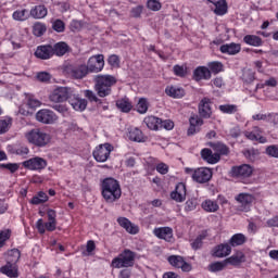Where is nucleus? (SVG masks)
I'll return each instance as SVG.
<instances>
[{
	"label": "nucleus",
	"mask_w": 278,
	"mask_h": 278,
	"mask_svg": "<svg viewBox=\"0 0 278 278\" xmlns=\"http://www.w3.org/2000/svg\"><path fill=\"white\" fill-rule=\"evenodd\" d=\"M24 138L28 144L37 147L38 149H45L51 144V134L47 132L42 128H33L24 134Z\"/></svg>",
	"instance_id": "1"
},
{
	"label": "nucleus",
	"mask_w": 278,
	"mask_h": 278,
	"mask_svg": "<svg viewBox=\"0 0 278 278\" xmlns=\"http://www.w3.org/2000/svg\"><path fill=\"white\" fill-rule=\"evenodd\" d=\"M102 197L106 201V203H114V201H118L123 191L121 190V184L118 180L110 177L102 180Z\"/></svg>",
	"instance_id": "2"
},
{
	"label": "nucleus",
	"mask_w": 278,
	"mask_h": 278,
	"mask_svg": "<svg viewBox=\"0 0 278 278\" xmlns=\"http://www.w3.org/2000/svg\"><path fill=\"white\" fill-rule=\"evenodd\" d=\"M94 90L101 98L112 94V86L116 84V78L112 75H98L94 78Z\"/></svg>",
	"instance_id": "3"
},
{
	"label": "nucleus",
	"mask_w": 278,
	"mask_h": 278,
	"mask_svg": "<svg viewBox=\"0 0 278 278\" xmlns=\"http://www.w3.org/2000/svg\"><path fill=\"white\" fill-rule=\"evenodd\" d=\"M253 166L249 164H242L233 166L230 170L231 177L241 181V184H249V179L253 176Z\"/></svg>",
	"instance_id": "4"
},
{
	"label": "nucleus",
	"mask_w": 278,
	"mask_h": 278,
	"mask_svg": "<svg viewBox=\"0 0 278 278\" xmlns=\"http://www.w3.org/2000/svg\"><path fill=\"white\" fill-rule=\"evenodd\" d=\"M136 254L130 250H124L117 257L113 258L111 266L113 268H129L134 266Z\"/></svg>",
	"instance_id": "5"
},
{
	"label": "nucleus",
	"mask_w": 278,
	"mask_h": 278,
	"mask_svg": "<svg viewBox=\"0 0 278 278\" xmlns=\"http://www.w3.org/2000/svg\"><path fill=\"white\" fill-rule=\"evenodd\" d=\"M73 90H75L73 87H56L50 91L49 101H51V103H64V101H70Z\"/></svg>",
	"instance_id": "6"
},
{
	"label": "nucleus",
	"mask_w": 278,
	"mask_h": 278,
	"mask_svg": "<svg viewBox=\"0 0 278 278\" xmlns=\"http://www.w3.org/2000/svg\"><path fill=\"white\" fill-rule=\"evenodd\" d=\"M112 151H114V147H112V144L103 143L98 146L93 150L92 155L97 162L103 163L108 162V160L110 159V153H112Z\"/></svg>",
	"instance_id": "7"
},
{
	"label": "nucleus",
	"mask_w": 278,
	"mask_h": 278,
	"mask_svg": "<svg viewBox=\"0 0 278 278\" xmlns=\"http://www.w3.org/2000/svg\"><path fill=\"white\" fill-rule=\"evenodd\" d=\"M47 161L40 156H34L29 160H26L22 163V166L24 168H27L28 170H36L37 173H40V170H45L47 168Z\"/></svg>",
	"instance_id": "8"
},
{
	"label": "nucleus",
	"mask_w": 278,
	"mask_h": 278,
	"mask_svg": "<svg viewBox=\"0 0 278 278\" xmlns=\"http://www.w3.org/2000/svg\"><path fill=\"white\" fill-rule=\"evenodd\" d=\"M64 73L72 77V79H84L88 75V66L86 65H67Z\"/></svg>",
	"instance_id": "9"
},
{
	"label": "nucleus",
	"mask_w": 278,
	"mask_h": 278,
	"mask_svg": "<svg viewBox=\"0 0 278 278\" xmlns=\"http://www.w3.org/2000/svg\"><path fill=\"white\" fill-rule=\"evenodd\" d=\"M36 121L43 125H53L58 122V115L49 109H41L36 113Z\"/></svg>",
	"instance_id": "10"
},
{
	"label": "nucleus",
	"mask_w": 278,
	"mask_h": 278,
	"mask_svg": "<svg viewBox=\"0 0 278 278\" xmlns=\"http://www.w3.org/2000/svg\"><path fill=\"white\" fill-rule=\"evenodd\" d=\"M70 105L75 110V112H84L88 108V101L79 97L77 90H73L68 100Z\"/></svg>",
	"instance_id": "11"
},
{
	"label": "nucleus",
	"mask_w": 278,
	"mask_h": 278,
	"mask_svg": "<svg viewBox=\"0 0 278 278\" xmlns=\"http://www.w3.org/2000/svg\"><path fill=\"white\" fill-rule=\"evenodd\" d=\"M103 66H105L103 54H97L88 60L87 71H90L91 73H101Z\"/></svg>",
	"instance_id": "12"
},
{
	"label": "nucleus",
	"mask_w": 278,
	"mask_h": 278,
	"mask_svg": "<svg viewBox=\"0 0 278 278\" xmlns=\"http://www.w3.org/2000/svg\"><path fill=\"white\" fill-rule=\"evenodd\" d=\"M192 179L198 184H207V181L212 179V169L207 167H200L198 169H194L192 174Z\"/></svg>",
	"instance_id": "13"
},
{
	"label": "nucleus",
	"mask_w": 278,
	"mask_h": 278,
	"mask_svg": "<svg viewBox=\"0 0 278 278\" xmlns=\"http://www.w3.org/2000/svg\"><path fill=\"white\" fill-rule=\"evenodd\" d=\"M167 260L170 266H174V268H181L184 273H190V270H192V265H190V263H187L184 260V256L172 255Z\"/></svg>",
	"instance_id": "14"
},
{
	"label": "nucleus",
	"mask_w": 278,
	"mask_h": 278,
	"mask_svg": "<svg viewBox=\"0 0 278 278\" xmlns=\"http://www.w3.org/2000/svg\"><path fill=\"white\" fill-rule=\"evenodd\" d=\"M40 105H42V102L38 99L28 97L26 103L20 108V113H22L23 116H29V114H31L36 108H40Z\"/></svg>",
	"instance_id": "15"
},
{
	"label": "nucleus",
	"mask_w": 278,
	"mask_h": 278,
	"mask_svg": "<svg viewBox=\"0 0 278 278\" xmlns=\"http://www.w3.org/2000/svg\"><path fill=\"white\" fill-rule=\"evenodd\" d=\"M187 190L184 182L176 185L175 190L170 192V199L176 203H184L186 201Z\"/></svg>",
	"instance_id": "16"
},
{
	"label": "nucleus",
	"mask_w": 278,
	"mask_h": 278,
	"mask_svg": "<svg viewBox=\"0 0 278 278\" xmlns=\"http://www.w3.org/2000/svg\"><path fill=\"white\" fill-rule=\"evenodd\" d=\"M236 201L240 203L242 212H249V210H251L253 201H255V197H253V194L250 193H239L236 197Z\"/></svg>",
	"instance_id": "17"
},
{
	"label": "nucleus",
	"mask_w": 278,
	"mask_h": 278,
	"mask_svg": "<svg viewBox=\"0 0 278 278\" xmlns=\"http://www.w3.org/2000/svg\"><path fill=\"white\" fill-rule=\"evenodd\" d=\"M244 136L248 140H252V142H260V144H266V142H268L266 137L262 136V128L257 126H254L252 131H245Z\"/></svg>",
	"instance_id": "18"
},
{
	"label": "nucleus",
	"mask_w": 278,
	"mask_h": 278,
	"mask_svg": "<svg viewBox=\"0 0 278 278\" xmlns=\"http://www.w3.org/2000/svg\"><path fill=\"white\" fill-rule=\"evenodd\" d=\"M36 229L38 233L43 236V233H47V231H55V229H58V222L48 220L45 223L42 218H39L36 222Z\"/></svg>",
	"instance_id": "19"
},
{
	"label": "nucleus",
	"mask_w": 278,
	"mask_h": 278,
	"mask_svg": "<svg viewBox=\"0 0 278 278\" xmlns=\"http://www.w3.org/2000/svg\"><path fill=\"white\" fill-rule=\"evenodd\" d=\"M117 223L119 227H123L127 233H130L131 236H136V233H139L140 227L138 225L131 223L127 217H118Z\"/></svg>",
	"instance_id": "20"
},
{
	"label": "nucleus",
	"mask_w": 278,
	"mask_h": 278,
	"mask_svg": "<svg viewBox=\"0 0 278 278\" xmlns=\"http://www.w3.org/2000/svg\"><path fill=\"white\" fill-rule=\"evenodd\" d=\"M117 223L119 227H123L127 233H130L131 236H136V233H139L140 227L138 225L131 223L127 217H118Z\"/></svg>",
	"instance_id": "21"
},
{
	"label": "nucleus",
	"mask_w": 278,
	"mask_h": 278,
	"mask_svg": "<svg viewBox=\"0 0 278 278\" xmlns=\"http://www.w3.org/2000/svg\"><path fill=\"white\" fill-rule=\"evenodd\" d=\"M189 125L187 134L188 136H194V134H199V131H201L203 119L199 115H192L189 118Z\"/></svg>",
	"instance_id": "22"
},
{
	"label": "nucleus",
	"mask_w": 278,
	"mask_h": 278,
	"mask_svg": "<svg viewBox=\"0 0 278 278\" xmlns=\"http://www.w3.org/2000/svg\"><path fill=\"white\" fill-rule=\"evenodd\" d=\"M199 114L202 118L212 117V100L210 98H203L199 103Z\"/></svg>",
	"instance_id": "23"
},
{
	"label": "nucleus",
	"mask_w": 278,
	"mask_h": 278,
	"mask_svg": "<svg viewBox=\"0 0 278 278\" xmlns=\"http://www.w3.org/2000/svg\"><path fill=\"white\" fill-rule=\"evenodd\" d=\"M35 55L39 60H51L53 58V46L51 45H42L37 47L35 51Z\"/></svg>",
	"instance_id": "24"
},
{
	"label": "nucleus",
	"mask_w": 278,
	"mask_h": 278,
	"mask_svg": "<svg viewBox=\"0 0 278 278\" xmlns=\"http://www.w3.org/2000/svg\"><path fill=\"white\" fill-rule=\"evenodd\" d=\"M153 233L160 240H165V242L173 241V228L170 227L154 228Z\"/></svg>",
	"instance_id": "25"
},
{
	"label": "nucleus",
	"mask_w": 278,
	"mask_h": 278,
	"mask_svg": "<svg viewBox=\"0 0 278 278\" xmlns=\"http://www.w3.org/2000/svg\"><path fill=\"white\" fill-rule=\"evenodd\" d=\"M228 255H231V245L229 243H222L213 249L214 257L223 258L227 257Z\"/></svg>",
	"instance_id": "26"
},
{
	"label": "nucleus",
	"mask_w": 278,
	"mask_h": 278,
	"mask_svg": "<svg viewBox=\"0 0 278 278\" xmlns=\"http://www.w3.org/2000/svg\"><path fill=\"white\" fill-rule=\"evenodd\" d=\"M244 262H247V256H244V253L241 251H238L231 256H229L228 258H226L227 266L230 265V266L238 267L241 264H244Z\"/></svg>",
	"instance_id": "27"
},
{
	"label": "nucleus",
	"mask_w": 278,
	"mask_h": 278,
	"mask_svg": "<svg viewBox=\"0 0 278 278\" xmlns=\"http://www.w3.org/2000/svg\"><path fill=\"white\" fill-rule=\"evenodd\" d=\"M201 157L207 162V164H218V162H220V154L213 153L212 150L207 148L202 149Z\"/></svg>",
	"instance_id": "28"
},
{
	"label": "nucleus",
	"mask_w": 278,
	"mask_h": 278,
	"mask_svg": "<svg viewBox=\"0 0 278 278\" xmlns=\"http://www.w3.org/2000/svg\"><path fill=\"white\" fill-rule=\"evenodd\" d=\"M193 79H195V81L212 79V72L208 67L199 66L193 72Z\"/></svg>",
	"instance_id": "29"
},
{
	"label": "nucleus",
	"mask_w": 278,
	"mask_h": 278,
	"mask_svg": "<svg viewBox=\"0 0 278 278\" xmlns=\"http://www.w3.org/2000/svg\"><path fill=\"white\" fill-rule=\"evenodd\" d=\"M0 273H2V275H5L7 277H10V278H17L18 265L7 262V264L0 268Z\"/></svg>",
	"instance_id": "30"
},
{
	"label": "nucleus",
	"mask_w": 278,
	"mask_h": 278,
	"mask_svg": "<svg viewBox=\"0 0 278 278\" xmlns=\"http://www.w3.org/2000/svg\"><path fill=\"white\" fill-rule=\"evenodd\" d=\"M208 3L214 5V12L217 16H225L227 12V1L226 0H207Z\"/></svg>",
	"instance_id": "31"
},
{
	"label": "nucleus",
	"mask_w": 278,
	"mask_h": 278,
	"mask_svg": "<svg viewBox=\"0 0 278 278\" xmlns=\"http://www.w3.org/2000/svg\"><path fill=\"white\" fill-rule=\"evenodd\" d=\"M242 50V46L240 43H226L220 46L219 51L226 53V55H237L239 51Z\"/></svg>",
	"instance_id": "32"
},
{
	"label": "nucleus",
	"mask_w": 278,
	"mask_h": 278,
	"mask_svg": "<svg viewBox=\"0 0 278 278\" xmlns=\"http://www.w3.org/2000/svg\"><path fill=\"white\" fill-rule=\"evenodd\" d=\"M201 207L204 212H207L208 214H214L220 210V206L218 205V202L215 200L206 199L201 203Z\"/></svg>",
	"instance_id": "33"
},
{
	"label": "nucleus",
	"mask_w": 278,
	"mask_h": 278,
	"mask_svg": "<svg viewBox=\"0 0 278 278\" xmlns=\"http://www.w3.org/2000/svg\"><path fill=\"white\" fill-rule=\"evenodd\" d=\"M127 137L132 142H146L147 141V137H144V134H142V130H140V128H130L128 130Z\"/></svg>",
	"instance_id": "34"
},
{
	"label": "nucleus",
	"mask_w": 278,
	"mask_h": 278,
	"mask_svg": "<svg viewBox=\"0 0 278 278\" xmlns=\"http://www.w3.org/2000/svg\"><path fill=\"white\" fill-rule=\"evenodd\" d=\"M143 123L147 125L148 129H152L153 131L162 129V119L159 117L148 116L143 119Z\"/></svg>",
	"instance_id": "35"
},
{
	"label": "nucleus",
	"mask_w": 278,
	"mask_h": 278,
	"mask_svg": "<svg viewBox=\"0 0 278 278\" xmlns=\"http://www.w3.org/2000/svg\"><path fill=\"white\" fill-rule=\"evenodd\" d=\"M165 93L167 97H172L173 99H181V97L186 94V91L184 90V88L177 86H169L166 87Z\"/></svg>",
	"instance_id": "36"
},
{
	"label": "nucleus",
	"mask_w": 278,
	"mask_h": 278,
	"mask_svg": "<svg viewBox=\"0 0 278 278\" xmlns=\"http://www.w3.org/2000/svg\"><path fill=\"white\" fill-rule=\"evenodd\" d=\"M67 52H68V45L64 41H60L54 46H52V55L62 58V55H66Z\"/></svg>",
	"instance_id": "37"
},
{
	"label": "nucleus",
	"mask_w": 278,
	"mask_h": 278,
	"mask_svg": "<svg viewBox=\"0 0 278 278\" xmlns=\"http://www.w3.org/2000/svg\"><path fill=\"white\" fill-rule=\"evenodd\" d=\"M49 11L45 5H36L30 10V16L36 20L46 18Z\"/></svg>",
	"instance_id": "38"
},
{
	"label": "nucleus",
	"mask_w": 278,
	"mask_h": 278,
	"mask_svg": "<svg viewBox=\"0 0 278 278\" xmlns=\"http://www.w3.org/2000/svg\"><path fill=\"white\" fill-rule=\"evenodd\" d=\"M243 42L250 47H262L263 45L262 39L256 35H245L243 37Z\"/></svg>",
	"instance_id": "39"
},
{
	"label": "nucleus",
	"mask_w": 278,
	"mask_h": 278,
	"mask_svg": "<svg viewBox=\"0 0 278 278\" xmlns=\"http://www.w3.org/2000/svg\"><path fill=\"white\" fill-rule=\"evenodd\" d=\"M116 105L121 112H131V109L134 108V104L129 101V98H122L116 101Z\"/></svg>",
	"instance_id": "40"
},
{
	"label": "nucleus",
	"mask_w": 278,
	"mask_h": 278,
	"mask_svg": "<svg viewBox=\"0 0 278 278\" xmlns=\"http://www.w3.org/2000/svg\"><path fill=\"white\" fill-rule=\"evenodd\" d=\"M49 201V195L46 192L39 191L31 200H29L30 205H41V203H47Z\"/></svg>",
	"instance_id": "41"
},
{
	"label": "nucleus",
	"mask_w": 278,
	"mask_h": 278,
	"mask_svg": "<svg viewBox=\"0 0 278 278\" xmlns=\"http://www.w3.org/2000/svg\"><path fill=\"white\" fill-rule=\"evenodd\" d=\"M247 242V237L243 233H236L229 240L230 247H242Z\"/></svg>",
	"instance_id": "42"
},
{
	"label": "nucleus",
	"mask_w": 278,
	"mask_h": 278,
	"mask_svg": "<svg viewBox=\"0 0 278 278\" xmlns=\"http://www.w3.org/2000/svg\"><path fill=\"white\" fill-rule=\"evenodd\" d=\"M136 112H138V114H147V112H149V100L140 98L136 104Z\"/></svg>",
	"instance_id": "43"
},
{
	"label": "nucleus",
	"mask_w": 278,
	"mask_h": 278,
	"mask_svg": "<svg viewBox=\"0 0 278 278\" xmlns=\"http://www.w3.org/2000/svg\"><path fill=\"white\" fill-rule=\"evenodd\" d=\"M18 260H21V251L13 249L7 253V263L17 264Z\"/></svg>",
	"instance_id": "44"
},
{
	"label": "nucleus",
	"mask_w": 278,
	"mask_h": 278,
	"mask_svg": "<svg viewBox=\"0 0 278 278\" xmlns=\"http://www.w3.org/2000/svg\"><path fill=\"white\" fill-rule=\"evenodd\" d=\"M11 127H12V117L0 118V136L3 134H8Z\"/></svg>",
	"instance_id": "45"
},
{
	"label": "nucleus",
	"mask_w": 278,
	"mask_h": 278,
	"mask_svg": "<svg viewBox=\"0 0 278 278\" xmlns=\"http://www.w3.org/2000/svg\"><path fill=\"white\" fill-rule=\"evenodd\" d=\"M12 18L13 21L20 22L27 21V18H29V12L26 9L16 10L13 12Z\"/></svg>",
	"instance_id": "46"
},
{
	"label": "nucleus",
	"mask_w": 278,
	"mask_h": 278,
	"mask_svg": "<svg viewBox=\"0 0 278 278\" xmlns=\"http://www.w3.org/2000/svg\"><path fill=\"white\" fill-rule=\"evenodd\" d=\"M47 31V25L41 22H37L33 26V34L34 36H37V38H40V36H43V34Z\"/></svg>",
	"instance_id": "47"
},
{
	"label": "nucleus",
	"mask_w": 278,
	"mask_h": 278,
	"mask_svg": "<svg viewBox=\"0 0 278 278\" xmlns=\"http://www.w3.org/2000/svg\"><path fill=\"white\" fill-rule=\"evenodd\" d=\"M225 268H227V261L226 260L220 261V262L212 263L208 266V269H210L211 273H220V270H225Z\"/></svg>",
	"instance_id": "48"
},
{
	"label": "nucleus",
	"mask_w": 278,
	"mask_h": 278,
	"mask_svg": "<svg viewBox=\"0 0 278 278\" xmlns=\"http://www.w3.org/2000/svg\"><path fill=\"white\" fill-rule=\"evenodd\" d=\"M219 110L223 114H236L238 112V105L236 104H222Z\"/></svg>",
	"instance_id": "49"
},
{
	"label": "nucleus",
	"mask_w": 278,
	"mask_h": 278,
	"mask_svg": "<svg viewBox=\"0 0 278 278\" xmlns=\"http://www.w3.org/2000/svg\"><path fill=\"white\" fill-rule=\"evenodd\" d=\"M173 72H174V75H176V77H186V75H188V66L174 65Z\"/></svg>",
	"instance_id": "50"
},
{
	"label": "nucleus",
	"mask_w": 278,
	"mask_h": 278,
	"mask_svg": "<svg viewBox=\"0 0 278 278\" xmlns=\"http://www.w3.org/2000/svg\"><path fill=\"white\" fill-rule=\"evenodd\" d=\"M97 249V244L93 240L87 241L86 251L83 252V255L85 257H90L94 253V250Z\"/></svg>",
	"instance_id": "51"
},
{
	"label": "nucleus",
	"mask_w": 278,
	"mask_h": 278,
	"mask_svg": "<svg viewBox=\"0 0 278 278\" xmlns=\"http://www.w3.org/2000/svg\"><path fill=\"white\" fill-rule=\"evenodd\" d=\"M208 70L211 73L218 75V73L223 72V63L220 62H211L208 63Z\"/></svg>",
	"instance_id": "52"
},
{
	"label": "nucleus",
	"mask_w": 278,
	"mask_h": 278,
	"mask_svg": "<svg viewBox=\"0 0 278 278\" xmlns=\"http://www.w3.org/2000/svg\"><path fill=\"white\" fill-rule=\"evenodd\" d=\"M148 9L152 10V12H160L162 10V3H160V0H148Z\"/></svg>",
	"instance_id": "53"
},
{
	"label": "nucleus",
	"mask_w": 278,
	"mask_h": 278,
	"mask_svg": "<svg viewBox=\"0 0 278 278\" xmlns=\"http://www.w3.org/2000/svg\"><path fill=\"white\" fill-rule=\"evenodd\" d=\"M52 29H54V31H58V34H62V31H64V29H66V26L64 25L62 20H55L52 23Z\"/></svg>",
	"instance_id": "54"
},
{
	"label": "nucleus",
	"mask_w": 278,
	"mask_h": 278,
	"mask_svg": "<svg viewBox=\"0 0 278 278\" xmlns=\"http://www.w3.org/2000/svg\"><path fill=\"white\" fill-rule=\"evenodd\" d=\"M266 155H269V157H276L278 159V146L273 144L266 148L265 150Z\"/></svg>",
	"instance_id": "55"
},
{
	"label": "nucleus",
	"mask_w": 278,
	"mask_h": 278,
	"mask_svg": "<svg viewBox=\"0 0 278 278\" xmlns=\"http://www.w3.org/2000/svg\"><path fill=\"white\" fill-rule=\"evenodd\" d=\"M197 199H190L185 203V211L186 212H194L197 210Z\"/></svg>",
	"instance_id": "56"
},
{
	"label": "nucleus",
	"mask_w": 278,
	"mask_h": 278,
	"mask_svg": "<svg viewBox=\"0 0 278 278\" xmlns=\"http://www.w3.org/2000/svg\"><path fill=\"white\" fill-rule=\"evenodd\" d=\"M52 108L55 110V112H59V114H62L63 116L68 114V106L66 104H55Z\"/></svg>",
	"instance_id": "57"
},
{
	"label": "nucleus",
	"mask_w": 278,
	"mask_h": 278,
	"mask_svg": "<svg viewBox=\"0 0 278 278\" xmlns=\"http://www.w3.org/2000/svg\"><path fill=\"white\" fill-rule=\"evenodd\" d=\"M10 236H12L10 230H2L0 232V249L3 247V244H5V242H8V240H10Z\"/></svg>",
	"instance_id": "58"
},
{
	"label": "nucleus",
	"mask_w": 278,
	"mask_h": 278,
	"mask_svg": "<svg viewBox=\"0 0 278 278\" xmlns=\"http://www.w3.org/2000/svg\"><path fill=\"white\" fill-rule=\"evenodd\" d=\"M109 64L113 68H118V66H121V60L118 59V55L112 54L111 56H109Z\"/></svg>",
	"instance_id": "59"
},
{
	"label": "nucleus",
	"mask_w": 278,
	"mask_h": 278,
	"mask_svg": "<svg viewBox=\"0 0 278 278\" xmlns=\"http://www.w3.org/2000/svg\"><path fill=\"white\" fill-rule=\"evenodd\" d=\"M243 80L247 84H251L252 81L255 80V73H253L252 71L248 70L243 73Z\"/></svg>",
	"instance_id": "60"
},
{
	"label": "nucleus",
	"mask_w": 278,
	"mask_h": 278,
	"mask_svg": "<svg viewBox=\"0 0 278 278\" xmlns=\"http://www.w3.org/2000/svg\"><path fill=\"white\" fill-rule=\"evenodd\" d=\"M167 129V131H170V129H173L175 127V123H173V121L170 119H166V121H162L161 119V129Z\"/></svg>",
	"instance_id": "61"
},
{
	"label": "nucleus",
	"mask_w": 278,
	"mask_h": 278,
	"mask_svg": "<svg viewBox=\"0 0 278 278\" xmlns=\"http://www.w3.org/2000/svg\"><path fill=\"white\" fill-rule=\"evenodd\" d=\"M156 170L160 175H167L168 174V165L166 163H159L156 165Z\"/></svg>",
	"instance_id": "62"
},
{
	"label": "nucleus",
	"mask_w": 278,
	"mask_h": 278,
	"mask_svg": "<svg viewBox=\"0 0 278 278\" xmlns=\"http://www.w3.org/2000/svg\"><path fill=\"white\" fill-rule=\"evenodd\" d=\"M192 249H194L195 251L198 249H201V247H203V236H199L194 239V241L191 243Z\"/></svg>",
	"instance_id": "63"
},
{
	"label": "nucleus",
	"mask_w": 278,
	"mask_h": 278,
	"mask_svg": "<svg viewBox=\"0 0 278 278\" xmlns=\"http://www.w3.org/2000/svg\"><path fill=\"white\" fill-rule=\"evenodd\" d=\"M37 79L39 81H50L51 80V74L47 72H40L37 74Z\"/></svg>",
	"instance_id": "64"
}]
</instances>
